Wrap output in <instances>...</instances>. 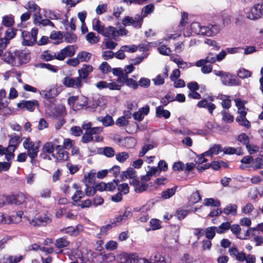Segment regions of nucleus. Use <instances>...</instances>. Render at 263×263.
Listing matches in <instances>:
<instances>
[{
	"label": "nucleus",
	"mask_w": 263,
	"mask_h": 263,
	"mask_svg": "<svg viewBox=\"0 0 263 263\" xmlns=\"http://www.w3.org/2000/svg\"><path fill=\"white\" fill-rule=\"evenodd\" d=\"M62 83L67 87L79 88L82 86V80L79 77L77 78L66 77L63 79Z\"/></svg>",
	"instance_id": "9"
},
{
	"label": "nucleus",
	"mask_w": 263,
	"mask_h": 263,
	"mask_svg": "<svg viewBox=\"0 0 263 263\" xmlns=\"http://www.w3.org/2000/svg\"><path fill=\"white\" fill-rule=\"evenodd\" d=\"M149 170L147 172L145 175L142 176L141 179L147 181L150 180L151 177L155 175L158 172V169L156 167H148Z\"/></svg>",
	"instance_id": "40"
},
{
	"label": "nucleus",
	"mask_w": 263,
	"mask_h": 263,
	"mask_svg": "<svg viewBox=\"0 0 263 263\" xmlns=\"http://www.w3.org/2000/svg\"><path fill=\"white\" fill-rule=\"evenodd\" d=\"M77 47L74 45H68L57 52V60L63 61L66 57L74 55Z\"/></svg>",
	"instance_id": "5"
},
{
	"label": "nucleus",
	"mask_w": 263,
	"mask_h": 263,
	"mask_svg": "<svg viewBox=\"0 0 263 263\" xmlns=\"http://www.w3.org/2000/svg\"><path fill=\"white\" fill-rule=\"evenodd\" d=\"M65 41L67 43H73L77 42L78 37L74 33L67 31L64 34Z\"/></svg>",
	"instance_id": "38"
},
{
	"label": "nucleus",
	"mask_w": 263,
	"mask_h": 263,
	"mask_svg": "<svg viewBox=\"0 0 263 263\" xmlns=\"http://www.w3.org/2000/svg\"><path fill=\"white\" fill-rule=\"evenodd\" d=\"M71 189L72 190V192H74V194L72 196V200L74 202L80 201L81 199L84 196V193L82 191L81 187L78 184L74 183L71 185Z\"/></svg>",
	"instance_id": "14"
},
{
	"label": "nucleus",
	"mask_w": 263,
	"mask_h": 263,
	"mask_svg": "<svg viewBox=\"0 0 263 263\" xmlns=\"http://www.w3.org/2000/svg\"><path fill=\"white\" fill-rule=\"evenodd\" d=\"M77 55L80 62H87L91 58V53L85 51L78 52Z\"/></svg>",
	"instance_id": "35"
},
{
	"label": "nucleus",
	"mask_w": 263,
	"mask_h": 263,
	"mask_svg": "<svg viewBox=\"0 0 263 263\" xmlns=\"http://www.w3.org/2000/svg\"><path fill=\"white\" fill-rule=\"evenodd\" d=\"M116 158L119 162L122 163L129 158V155L126 152L119 153L116 154Z\"/></svg>",
	"instance_id": "57"
},
{
	"label": "nucleus",
	"mask_w": 263,
	"mask_h": 263,
	"mask_svg": "<svg viewBox=\"0 0 263 263\" xmlns=\"http://www.w3.org/2000/svg\"><path fill=\"white\" fill-rule=\"evenodd\" d=\"M106 103V99L104 96H101L97 99H92V104H89L87 107L96 108L97 107L99 106L101 108L103 109L105 107Z\"/></svg>",
	"instance_id": "16"
},
{
	"label": "nucleus",
	"mask_w": 263,
	"mask_h": 263,
	"mask_svg": "<svg viewBox=\"0 0 263 263\" xmlns=\"http://www.w3.org/2000/svg\"><path fill=\"white\" fill-rule=\"evenodd\" d=\"M197 106L199 107H207L210 112L212 114L213 111L215 109V105L211 103H209L206 100H202L198 103Z\"/></svg>",
	"instance_id": "37"
},
{
	"label": "nucleus",
	"mask_w": 263,
	"mask_h": 263,
	"mask_svg": "<svg viewBox=\"0 0 263 263\" xmlns=\"http://www.w3.org/2000/svg\"><path fill=\"white\" fill-rule=\"evenodd\" d=\"M222 115V120L227 123H232L234 120V117L228 111L223 110L221 112Z\"/></svg>",
	"instance_id": "51"
},
{
	"label": "nucleus",
	"mask_w": 263,
	"mask_h": 263,
	"mask_svg": "<svg viewBox=\"0 0 263 263\" xmlns=\"http://www.w3.org/2000/svg\"><path fill=\"white\" fill-rule=\"evenodd\" d=\"M118 83L123 84L125 83L128 86H129L134 89H136L138 87V84L136 81L132 79L128 78V75L126 74L125 76H122L119 79H117Z\"/></svg>",
	"instance_id": "18"
},
{
	"label": "nucleus",
	"mask_w": 263,
	"mask_h": 263,
	"mask_svg": "<svg viewBox=\"0 0 263 263\" xmlns=\"http://www.w3.org/2000/svg\"><path fill=\"white\" fill-rule=\"evenodd\" d=\"M63 37L64 35L60 31H52L50 35V39L54 41V43L57 44L62 43Z\"/></svg>",
	"instance_id": "25"
},
{
	"label": "nucleus",
	"mask_w": 263,
	"mask_h": 263,
	"mask_svg": "<svg viewBox=\"0 0 263 263\" xmlns=\"http://www.w3.org/2000/svg\"><path fill=\"white\" fill-rule=\"evenodd\" d=\"M236 121L239 124V125L247 128H249L251 126L250 122L246 119V117L238 116L236 118Z\"/></svg>",
	"instance_id": "49"
},
{
	"label": "nucleus",
	"mask_w": 263,
	"mask_h": 263,
	"mask_svg": "<svg viewBox=\"0 0 263 263\" xmlns=\"http://www.w3.org/2000/svg\"><path fill=\"white\" fill-rule=\"evenodd\" d=\"M123 177L126 179H131L137 176L136 172L132 167H128L126 171L122 173Z\"/></svg>",
	"instance_id": "45"
},
{
	"label": "nucleus",
	"mask_w": 263,
	"mask_h": 263,
	"mask_svg": "<svg viewBox=\"0 0 263 263\" xmlns=\"http://www.w3.org/2000/svg\"><path fill=\"white\" fill-rule=\"evenodd\" d=\"M23 199V196L22 195L3 196V200H4V204L6 203L18 205L21 203Z\"/></svg>",
	"instance_id": "15"
},
{
	"label": "nucleus",
	"mask_w": 263,
	"mask_h": 263,
	"mask_svg": "<svg viewBox=\"0 0 263 263\" xmlns=\"http://www.w3.org/2000/svg\"><path fill=\"white\" fill-rule=\"evenodd\" d=\"M220 28L218 25H210V30H209V34H208V36H213L216 35L220 31Z\"/></svg>",
	"instance_id": "58"
},
{
	"label": "nucleus",
	"mask_w": 263,
	"mask_h": 263,
	"mask_svg": "<svg viewBox=\"0 0 263 263\" xmlns=\"http://www.w3.org/2000/svg\"><path fill=\"white\" fill-rule=\"evenodd\" d=\"M122 84L121 83H117L115 82H110L108 83V88L111 90H120L121 89Z\"/></svg>",
	"instance_id": "63"
},
{
	"label": "nucleus",
	"mask_w": 263,
	"mask_h": 263,
	"mask_svg": "<svg viewBox=\"0 0 263 263\" xmlns=\"http://www.w3.org/2000/svg\"><path fill=\"white\" fill-rule=\"evenodd\" d=\"M149 111V107L148 105H146L139 109L137 112L133 114V117L136 120L140 121L147 115Z\"/></svg>",
	"instance_id": "20"
},
{
	"label": "nucleus",
	"mask_w": 263,
	"mask_h": 263,
	"mask_svg": "<svg viewBox=\"0 0 263 263\" xmlns=\"http://www.w3.org/2000/svg\"><path fill=\"white\" fill-rule=\"evenodd\" d=\"M65 113V107L63 105L61 104H59L55 106L54 110L52 111L53 115L56 117L63 116Z\"/></svg>",
	"instance_id": "41"
},
{
	"label": "nucleus",
	"mask_w": 263,
	"mask_h": 263,
	"mask_svg": "<svg viewBox=\"0 0 263 263\" xmlns=\"http://www.w3.org/2000/svg\"><path fill=\"white\" fill-rule=\"evenodd\" d=\"M86 40L91 44H94L99 42V38L98 36H96L93 32H90L86 34Z\"/></svg>",
	"instance_id": "46"
},
{
	"label": "nucleus",
	"mask_w": 263,
	"mask_h": 263,
	"mask_svg": "<svg viewBox=\"0 0 263 263\" xmlns=\"http://www.w3.org/2000/svg\"><path fill=\"white\" fill-rule=\"evenodd\" d=\"M237 206L235 204H229L226 206L222 212L227 215H232L235 216L237 214Z\"/></svg>",
	"instance_id": "26"
},
{
	"label": "nucleus",
	"mask_w": 263,
	"mask_h": 263,
	"mask_svg": "<svg viewBox=\"0 0 263 263\" xmlns=\"http://www.w3.org/2000/svg\"><path fill=\"white\" fill-rule=\"evenodd\" d=\"M28 54L23 51L16 50L14 53L13 66H18L29 61Z\"/></svg>",
	"instance_id": "8"
},
{
	"label": "nucleus",
	"mask_w": 263,
	"mask_h": 263,
	"mask_svg": "<svg viewBox=\"0 0 263 263\" xmlns=\"http://www.w3.org/2000/svg\"><path fill=\"white\" fill-rule=\"evenodd\" d=\"M14 23V16L12 15H6L2 17V24L7 27H10Z\"/></svg>",
	"instance_id": "27"
},
{
	"label": "nucleus",
	"mask_w": 263,
	"mask_h": 263,
	"mask_svg": "<svg viewBox=\"0 0 263 263\" xmlns=\"http://www.w3.org/2000/svg\"><path fill=\"white\" fill-rule=\"evenodd\" d=\"M117 29L112 26H108L105 28L102 35L108 37H110L114 39H116L117 37Z\"/></svg>",
	"instance_id": "24"
},
{
	"label": "nucleus",
	"mask_w": 263,
	"mask_h": 263,
	"mask_svg": "<svg viewBox=\"0 0 263 263\" xmlns=\"http://www.w3.org/2000/svg\"><path fill=\"white\" fill-rule=\"evenodd\" d=\"M26 8L31 11H34L35 13H38L40 12L41 8L37 5L35 3L32 1H29L26 4Z\"/></svg>",
	"instance_id": "53"
},
{
	"label": "nucleus",
	"mask_w": 263,
	"mask_h": 263,
	"mask_svg": "<svg viewBox=\"0 0 263 263\" xmlns=\"http://www.w3.org/2000/svg\"><path fill=\"white\" fill-rule=\"evenodd\" d=\"M92 70L93 67L91 65L84 64L81 69L78 70L79 77L81 80L86 79Z\"/></svg>",
	"instance_id": "23"
},
{
	"label": "nucleus",
	"mask_w": 263,
	"mask_h": 263,
	"mask_svg": "<svg viewBox=\"0 0 263 263\" xmlns=\"http://www.w3.org/2000/svg\"><path fill=\"white\" fill-rule=\"evenodd\" d=\"M55 153L52 154V156L58 161H65L68 158V153L65 151L61 145H57L55 147Z\"/></svg>",
	"instance_id": "13"
},
{
	"label": "nucleus",
	"mask_w": 263,
	"mask_h": 263,
	"mask_svg": "<svg viewBox=\"0 0 263 263\" xmlns=\"http://www.w3.org/2000/svg\"><path fill=\"white\" fill-rule=\"evenodd\" d=\"M76 22V20L73 18H71L70 19V21H69L67 20L63 22V24L65 26V29L66 30H68L69 29H70L72 30H74L76 29V26H75Z\"/></svg>",
	"instance_id": "55"
},
{
	"label": "nucleus",
	"mask_w": 263,
	"mask_h": 263,
	"mask_svg": "<svg viewBox=\"0 0 263 263\" xmlns=\"http://www.w3.org/2000/svg\"><path fill=\"white\" fill-rule=\"evenodd\" d=\"M93 29L102 34L105 27L103 24L98 19L95 18L92 21Z\"/></svg>",
	"instance_id": "33"
},
{
	"label": "nucleus",
	"mask_w": 263,
	"mask_h": 263,
	"mask_svg": "<svg viewBox=\"0 0 263 263\" xmlns=\"http://www.w3.org/2000/svg\"><path fill=\"white\" fill-rule=\"evenodd\" d=\"M16 35V30L14 29H9L6 32L5 38L9 42V41L13 38Z\"/></svg>",
	"instance_id": "59"
},
{
	"label": "nucleus",
	"mask_w": 263,
	"mask_h": 263,
	"mask_svg": "<svg viewBox=\"0 0 263 263\" xmlns=\"http://www.w3.org/2000/svg\"><path fill=\"white\" fill-rule=\"evenodd\" d=\"M139 263H165L164 258L160 254H156L151 256L149 259L140 258Z\"/></svg>",
	"instance_id": "19"
},
{
	"label": "nucleus",
	"mask_w": 263,
	"mask_h": 263,
	"mask_svg": "<svg viewBox=\"0 0 263 263\" xmlns=\"http://www.w3.org/2000/svg\"><path fill=\"white\" fill-rule=\"evenodd\" d=\"M98 152L99 154H102L107 157H112L116 154L114 149L111 147L101 148Z\"/></svg>",
	"instance_id": "34"
},
{
	"label": "nucleus",
	"mask_w": 263,
	"mask_h": 263,
	"mask_svg": "<svg viewBox=\"0 0 263 263\" xmlns=\"http://www.w3.org/2000/svg\"><path fill=\"white\" fill-rule=\"evenodd\" d=\"M230 228V223L225 222L222 223L218 227H216V232L218 234L225 233Z\"/></svg>",
	"instance_id": "47"
},
{
	"label": "nucleus",
	"mask_w": 263,
	"mask_h": 263,
	"mask_svg": "<svg viewBox=\"0 0 263 263\" xmlns=\"http://www.w3.org/2000/svg\"><path fill=\"white\" fill-rule=\"evenodd\" d=\"M150 226L153 230H156L161 228V222L159 219H152L150 221Z\"/></svg>",
	"instance_id": "61"
},
{
	"label": "nucleus",
	"mask_w": 263,
	"mask_h": 263,
	"mask_svg": "<svg viewBox=\"0 0 263 263\" xmlns=\"http://www.w3.org/2000/svg\"><path fill=\"white\" fill-rule=\"evenodd\" d=\"M44 15L51 20H58L60 17V15L58 13L48 9L44 10Z\"/></svg>",
	"instance_id": "48"
},
{
	"label": "nucleus",
	"mask_w": 263,
	"mask_h": 263,
	"mask_svg": "<svg viewBox=\"0 0 263 263\" xmlns=\"http://www.w3.org/2000/svg\"><path fill=\"white\" fill-rule=\"evenodd\" d=\"M14 54L9 51L5 52L2 55V59L5 62L13 66Z\"/></svg>",
	"instance_id": "42"
},
{
	"label": "nucleus",
	"mask_w": 263,
	"mask_h": 263,
	"mask_svg": "<svg viewBox=\"0 0 263 263\" xmlns=\"http://www.w3.org/2000/svg\"><path fill=\"white\" fill-rule=\"evenodd\" d=\"M87 98L84 96H80L79 101L77 102L74 106L73 109L80 110L84 107L88 106Z\"/></svg>",
	"instance_id": "31"
},
{
	"label": "nucleus",
	"mask_w": 263,
	"mask_h": 263,
	"mask_svg": "<svg viewBox=\"0 0 263 263\" xmlns=\"http://www.w3.org/2000/svg\"><path fill=\"white\" fill-rule=\"evenodd\" d=\"M246 18L252 21H256L263 16V3L254 5L246 12Z\"/></svg>",
	"instance_id": "2"
},
{
	"label": "nucleus",
	"mask_w": 263,
	"mask_h": 263,
	"mask_svg": "<svg viewBox=\"0 0 263 263\" xmlns=\"http://www.w3.org/2000/svg\"><path fill=\"white\" fill-rule=\"evenodd\" d=\"M171 59L177 65L178 68L181 69H185L194 66L193 63H187V62L183 61L182 59L177 56H172L171 57Z\"/></svg>",
	"instance_id": "22"
},
{
	"label": "nucleus",
	"mask_w": 263,
	"mask_h": 263,
	"mask_svg": "<svg viewBox=\"0 0 263 263\" xmlns=\"http://www.w3.org/2000/svg\"><path fill=\"white\" fill-rule=\"evenodd\" d=\"M38 33L37 28H32L30 32L23 31L22 37V44L24 46H32L36 42V36Z\"/></svg>",
	"instance_id": "4"
},
{
	"label": "nucleus",
	"mask_w": 263,
	"mask_h": 263,
	"mask_svg": "<svg viewBox=\"0 0 263 263\" xmlns=\"http://www.w3.org/2000/svg\"><path fill=\"white\" fill-rule=\"evenodd\" d=\"M117 258L121 263H139L140 259L134 254L120 252L117 254Z\"/></svg>",
	"instance_id": "7"
},
{
	"label": "nucleus",
	"mask_w": 263,
	"mask_h": 263,
	"mask_svg": "<svg viewBox=\"0 0 263 263\" xmlns=\"http://www.w3.org/2000/svg\"><path fill=\"white\" fill-rule=\"evenodd\" d=\"M20 138L18 136H14L11 137L9 140V145L8 147L9 148V154H8V157L9 159H13L14 155L13 154L16 147L20 143Z\"/></svg>",
	"instance_id": "11"
},
{
	"label": "nucleus",
	"mask_w": 263,
	"mask_h": 263,
	"mask_svg": "<svg viewBox=\"0 0 263 263\" xmlns=\"http://www.w3.org/2000/svg\"><path fill=\"white\" fill-rule=\"evenodd\" d=\"M100 121L105 126H111L114 124V120L112 117L109 116H106L105 117L102 118Z\"/></svg>",
	"instance_id": "60"
},
{
	"label": "nucleus",
	"mask_w": 263,
	"mask_h": 263,
	"mask_svg": "<svg viewBox=\"0 0 263 263\" xmlns=\"http://www.w3.org/2000/svg\"><path fill=\"white\" fill-rule=\"evenodd\" d=\"M222 151V147L219 144H215L211 147L209 150L204 153V155L212 156V155H218Z\"/></svg>",
	"instance_id": "29"
},
{
	"label": "nucleus",
	"mask_w": 263,
	"mask_h": 263,
	"mask_svg": "<svg viewBox=\"0 0 263 263\" xmlns=\"http://www.w3.org/2000/svg\"><path fill=\"white\" fill-rule=\"evenodd\" d=\"M201 199V197L199 191L193 192L190 197V201L192 203L198 202Z\"/></svg>",
	"instance_id": "54"
},
{
	"label": "nucleus",
	"mask_w": 263,
	"mask_h": 263,
	"mask_svg": "<svg viewBox=\"0 0 263 263\" xmlns=\"http://www.w3.org/2000/svg\"><path fill=\"white\" fill-rule=\"evenodd\" d=\"M156 110V116L158 117H164L165 119H168L170 117V112L167 110L164 109L162 106L157 107Z\"/></svg>",
	"instance_id": "30"
},
{
	"label": "nucleus",
	"mask_w": 263,
	"mask_h": 263,
	"mask_svg": "<svg viewBox=\"0 0 263 263\" xmlns=\"http://www.w3.org/2000/svg\"><path fill=\"white\" fill-rule=\"evenodd\" d=\"M105 248L107 250H115L118 248V243L116 241L109 240L105 245Z\"/></svg>",
	"instance_id": "56"
},
{
	"label": "nucleus",
	"mask_w": 263,
	"mask_h": 263,
	"mask_svg": "<svg viewBox=\"0 0 263 263\" xmlns=\"http://www.w3.org/2000/svg\"><path fill=\"white\" fill-rule=\"evenodd\" d=\"M61 91V87L55 85L48 90H42L40 92V95L47 100L52 99L57 96Z\"/></svg>",
	"instance_id": "10"
},
{
	"label": "nucleus",
	"mask_w": 263,
	"mask_h": 263,
	"mask_svg": "<svg viewBox=\"0 0 263 263\" xmlns=\"http://www.w3.org/2000/svg\"><path fill=\"white\" fill-rule=\"evenodd\" d=\"M246 148L247 149L248 153L251 155L254 154L258 152L259 149V146L253 144H248V145H247Z\"/></svg>",
	"instance_id": "62"
},
{
	"label": "nucleus",
	"mask_w": 263,
	"mask_h": 263,
	"mask_svg": "<svg viewBox=\"0 0 263 263\" xmlns=\"http://www.w3.org/2000/svg\"><path fill=\"white\" fill-rule=\"evenodd\" d=\"M39 103L37 100H23L22 102L17 103V106L23 109H26L29 111H33L35 107L38 106Z\"/></svg>",
	"instance_id": "12"
},
{
	"label": "nucleus",
	"mask_w": 263,
	"mask_h": 263,
	"mask_svg": "<svg viewBox=\"0 0 263 263\" xmlns=\"http://www.w3.org/2000/svg\"><path fill=\"white\" fill-rule=\"evenodd\" d=\"M54 149L55 147H54L53 143L50 142H48L44 145L42 148V152L44 153L52 154V155L54 154L53 152Z\"/></svg>",
	"instance_id": "44"
},
{
	"label": "nucleus",
	"mask_w": 263,
	"mask_h": 263,
	"mask_svg": "<svg viewBox=\"0 0 263 263\" xmlns=\"http://www.w3.org/2000/svg\"><path fill=\"white\" fill-rule=\"evenodd\" d=\"M23 259L21 255H8L4 257L0 261V263H18Z\"/></svg>",
	"instance_id": "21"
},
{
	"label": "nucleus",
	"mask_w": 263,
	"mask_h": 263,
	"mask_svg": "<svg viewBox=\"0 0 263 263\" xmlns=\"http://www.w3.org/2000/svg\"><path fill=\"white\" fill-rule=\"evenodd\" d=\"M237 75L239 78L244 79L248 78L251 76V72L245 68H240L237 72Z\"/></svg>",
	"instance_id": "50"
},
{
	"label": "nucleus",
	"mask_w": 263,
	"mask_h": 263,
	"mask_svg": "<svg viewBox=\"0 0 263 263\" xmlns=\"http://www.w3.org/2000/svg\"><path fill=\"white\" fill-rule=\"evenodd\" d=\"M174 97L170 93L167 94L164 98H162L161 100V103L163 105H166L170 102L174 101Z\"/></svg>",
	"instance_id": "64"
},
{
	"label": "nucleus",
	"mask_w": 263,
	"mask_h": 263,
	"mask_svg": "<svg viewBox=\"0 0 263 263\" xmlns=\"http://www.w3.org/2000/svg\"><path fill=\"white\" fill-rule=\"evenodd\" d=\"M23 146L27 151V155L32 159L37 157L40 146L39 141H33L30 138H25L23 142Z\"/></svg>",
	"instance_id": "1"
},
{
	"label": "nucleus",
	"mask_w": 263,
	"mask_h": 263,
	"mask_svg": "<svg viewBox=\"0 0 263 263\" xmlns=\"http://www.w3.org/2000/svg\"><path fill=\"white\" fill-rule=\"evenodd\" d=\"M70 244V241L65 237L58 238L54 242L55 246L58 249H61L68 247Z\"/></svg>",
	"instance_id": "28"
},
{
	"label": "nucleus",
	"mask_w": 263,
	"mask_h": 263,
	"mask_svg": "<svg viewBox=\"0 0 263 263\" xmlns=\"http://www.w3.org/2000/svg\"><path fill=\"white\" fill-rule=\"evenodd\" d=\"M216 227H211L206 229L205 231V236L209 239H213L215 235Z\"/></svg>",
	"instance_id": "52"
},
{
	"label": "nucleus",
	"mask_w": 263,
	"mask_h": 263,
	"mask_svg": "<svg viewBox=\"0 0 263 263\" xmlns=\"http://www.w3.org/2000/svg\"><path fill=\"white\" fill-rule=\"evenodd\" d=\"M96 176V172L94 170H91L89 172L85 174L83 182L86 185L87 184H92L94 181Z\"/></svg>",
	"instance_id": "32"
},
{
	"label": "nucleus",
	"mask_w": 263,
	"mask_h": 263,
	"mask_svg": "<svg viewBox=\"0 0 263 263\" xmlns=\"http://www.w3.org/2000/svg\"><path fill=\"white\" fill-rule=\"evenodd\" d=\"M213 72L215 75L221 77V81L226 85L236 86L239 85L238 81L236 77L230 73L216 70H214Z\"/></svg>",
	"instance_id": "3"
},
{
	"label": "nucleus",
	"mask_w": 263,
	"mask_h": 263,
	"mask_svg": "<svg viewBox=\"0 0 263 263\" xmlns=\"http://www.w3.org/2000/svg\"><path fill=\"white\" fill-rule=\"evenodd\" d=\"M203 204L206 206L219 207L220 206V202L213 198H209L204 199Z\"/></svg>",
	"instance_id": "36"
},
{
	"label": "nucleus",
	"mask_w": 263,
	"mask_h": 263,
	"mask_svg": "<svg viewBox=\"0 0 263 263\" xmlns=\"http://www.w3.org/2000/svg\"><path fill=\"white\" fill-rule=\"evenodd\" d=\"M177 187L175 186L173 188L168 189L161 193V197L163 199H167L170 198L175 195L176 192Z\"/></svg>",
	"instance_id": "39"
},
{
	"label": "nucleus",
	"mask_w": 263,
	"mask_h": 263,
	"mask_svg": "<svg viewBox=\"0 0 263 263\" xmlns=\"http://www.w3.org/2000/svg\"><path fill=\"white\" fill-rule=\"evenodd\" d=\"M154 10V6L152 4H149L142 8L141 17H146L148 14L151 13Z\"/></svg>",
	"instance_id": "43"
},
{
	"label": "nucleus",
	"mask_w": 263,
	"mask_h": 263,
	"mask_svg": "<svg viewBox=\"0 0 263 263\" xmlns=\"http://www.w3.org/2000/svg\"><path fill=\"white\" fill-rule=\"evenodd\" d=\"M142 23V17H141L139 15H136L135 17L126 16L122 21V23L124 26H132L137 28H141Z\"/></svg>",
	"instance_id": "6"
},
{
	"label": "nucleus",
	"mask_w": 263,
	"mask_h": 263,
	"mask_svg": "<svg viewBox=\"0 0 263 263\" xmlns=\"http://www.w3.org/2000/svg\"><path fill=\"white\" fill-rule=\"evenodd\" d=\"M83 227L81 225H78L76 227H68L65 229H62L61 231L64 233L67 234L71 236H77L82 231Z\"/></svg>",
	"instance_id": "17"
}]
</instances>
